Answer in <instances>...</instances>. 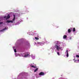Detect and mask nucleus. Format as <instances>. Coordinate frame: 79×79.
I'll use <instances>...</instances> for the list:
<instances>
[{
    "label": "nucleus",
    "instance_id": "obj_5",
    "mask_svg": "<svg viewBox=\"0 0 79 79\" xmlns=\"http://www.w3.org/2000/svg\"><path fill=\"white\" fill-rule=\"evenodd\" d=\"M6 27H5V28H4V29L2 30H0V32H3V31H4V30H6Z\"/></svg>",
    "mask_w": 79,
    "mask_h": 79
},
{
    "label": "nucleus",
    "instance_id": "obj_6",
    "mask_svg": "<svg viewBox=\"0 0 79 79\" xmlns=\"http://www.w3.org/2000/svg\"><path fill=\"white\" fill-rule=\"evenodd\" d=\"M31 67V68H37V67L32 66V65H30Z\"/></svg>",
    "mask_w": 79,
    "mask_h": 79
},
{
    "label": "nucleus",
    "instance_id": "obj_7",
    "mask_svg": "<svg viewBox=\"0 0 79 79\" xmlns=\"http://www.w3.org/2000/svg\"><path fill=\"white\" fill-rule=\"evenodd\" d=\"M28 56H29V54H25L24 56V57H27Z\"/></svg>",
    "mask_w": 79,
    "mask_h": 79
},
{
    "label": "nucleus",
    "instance_id": "obj_10",
    "mask_svg": "<svg viewBox=\"0 0 79 79\" xmlns=\"http://www.w3.org/2000/svg\"><path fill=\"white\" fill-rule=\"evenodd\" d=\"M71 32V29H69L68 30V32H69V33H70V32Z\"/></svg>",
    "mask_w": 79,
    "mask_h": 79
},
{
    "label": "nucleus",
    "instance_id": "obj_18",
    "mask_svg": "<svg viewBox=\"0 0 79 79\" xmlns=\"http://www.w3.org/2000/svg\"><path fill=\"white\" fill-rule=\"evenodd\" d=\"M57 55H60V53L58 52H57Z\"/></svg>",
    "mask_w": 79,
    "mask_h": 79
},
{
    "label": "nucleus",
    "instance_id": "obj_4",
    "mask_svg": "<svg viewBox=\"0 0 79 79\" xmlns=\"http://www.w3.org/2000/svg\"><path fill=\"white\" fill-rule=\"evenodd\" d=\"M10 18V16L9 15H8V16L7 17L6 19H9Z\"/></svg>",
    "mask_w": 79,
    "mask_h": 79
},
{
    "label": "nucleus",
    "instance_id": "obj_2",
    "mask_svg": "<svg viewBox=\"0 0 79 79\" xmlns=\"http://www.w3.org/2000/svg\"><path fill=\"white\" fill-rule=\"evenodd\" d=\"M39 75L40 76H44V75H45V73L44 72H41L39 73Z\"/></svg>",
    "mask_w": 79,
    "mask_h": 79
},
{
    "label": "nucleus",
    "instance_id": "obj_16",
    "mask_svg": "<svg viewBox=\"0 0 79 79\" xmlns=\"http://www.w3.org/2000/svg\"><path fill=\"white\" fill-rule=\"evenodd\" d=\"M77 61V60H75L74 61L75 63H77V62L76 61Z\"/></svg>",
    "mask_w": 79,
    "mask_h": 79
},
{
    "label": "nucleus",
    "instance_id": "obj_17",
    "mask_svg": "<svg viewBox=\"0 0 79 79\" xmlns=\"http://www.w3.org/2000/svg\"><path fill=\"white\" fill-rule=\"evenodd\" d=\"M14 52H16V49H14Z\"/></svg>",
    "mask_w": 79,
    "mask_h": 79
},
{
    "label": "nucleus",
    "instance_id": "obj_12",
    "mask_svg": "<svg viewBox=\"0 0 79 79\" xmlns=\"http://www.w3.org/2000/svg\"><path fill=\"white\" fill-rule=\"evenodd\" d=\"M73 32H75L76 31V29H75V28H74L73 30Z\"/></svg>",
    "mask_w": 79,
    "mask_h": 79
},
{
    "label": "nucleus",
    "instance_id": "obj_21",
    "mask_svg": "<svg viewBox=\"0 0 79 79\" xmlns=\"http://www.w3.org/2000/svg\"><path fill=\"white\" fill-rule=\"evenodd\" d=\"M38 44H41V43H38Z\"/></svg>",
    "mask_w": 79,
    "mask_h": 79
},
{
    "label": "nucleus",
    "instance_id": "obj_20",
    "mask_svg": "<svg viewBox=\"0 0 79 79\" xmlns=\"http://www.w3.org/2000/svg\"><path fill=\"white\" fill-rule=\"evenodd\" d=\"M4 18H7V17H6V16H5L4 17Z\"/></svg>",
    "mask_w": 79,
    "mask_h": 79
},
{
    "label": "nucleus",
    "instance_id": "obj_3",
    "mask_svg": "<svg viewBox=\"0 0 79 79\" xmlns=\"http://www.w3.org/2000/svg\"><path fill=\"white\" fill-rule=\"evenodd\" d=\"M7 23H13V22L12 20H7L6 22Z\"/></svg>",
    "mask_w": 79,
    "mask_h": 79
},
{
    "label": "nucleus",
    "instance_id": "obj_14",
    "mask_svg": "<svg viewBox=\"0 0 79 79\" xmlns=\"http://www.w3.org/2000/svg\"><path fill=\"white\" fill-rule=\"evenodd\" d=\"M35 39H36V40H39V38L37 37H35Z\"/></svg>",
    "mask_w": 79,
    "mask_h": 79
},
{
    "label": "nucleus",
    "instance_id": "obj_11",
    "mask_svg": "<svg viewBox=\"0 0 79 79\" xmlns=\"http://www.w3.org/2000/svg\"><path fill=\"white\" fill-rule=\"evenodd\" d=\"M38 68H36L34 71V72H36L37 70H38Z\"/></svg>",
    "mask_w": 79,
    "mask_h": 79
},
{
    "label": "nucleus",
    "instance_id": "obj_13",
    "mask_svg": "<svg viewBox=\"0 0 79 79\" xmlns=\"http://www.w3.org/2000/svg\"><path fill=\"white\" fill-rule=\"evenodd\" d=\"M67 56L68 57L69 56V55H68V52H67Z\"/></svg>",
    "mask_w": 79,
    "mask_h": 79
},
{
    "label": "nucleus",
    "instance_id": "obj_23",
    "mask_svg": "<svg viewBox=\"0 0 79 79\" xmlns=\"http://www.w3.org/2000/svg\"><path fill=\"white\" fill-rule=\"evenodd\" d=\"M68 52V50H67L66 51L67 53Z\"/></svg>",
    "mask_w": 79,
    "mask_h": 79
},
{
    "label": "nucleus",
    "instance_id": "obj_9",
    "mask_svg": "<svg viewBox=\"0 0 79 79\" xmlns=\"http://www.w3.org/2000/svg\"><path fill=\"white\" fill-rule=\"evenodd\" d=\"M15 15H14V19H13L12 20L13 21H15Z\"/></svg>",
    "mask_w": 79,
    "mask_h": 79
},
{
    "label": "nucleus",
    "instance_id": "obj_1",
    "mask_svg": "<svg viewBox=\"0 0 79 79\" xmlns=\"http://www.w3.org/2000/svg\"><path fill=\"white\" fill-rule=\"evenodd\" d=\"M60 47V45H55V48H56L57 50H59V49H61V48Z\"/></svg>",
    "mask_w": 79,
    "mask_h": 79
},
{
    "label": "nucleus",
    "instance_id": "obj_15",
    "mask_svg": "<svg viewBox=\"0 0 79 79\" xmlns=\"http://www.w3.org/2000/svg\"><path fill=\"white\" fill-rule=\"evenodd\" d=\"M76 57H77V58H79V55H77L76 56Z\"/></svg>",
    "mask_w": 79,
    "mask_h": 79
},
{
    "label": "nucleus",
    "instance_id": "obj_8",
    "mask_svg": "<svg viewBox=\"0 0 79 79\" xmlns=\"http://www.w3.org/2000/svg\"><path fill=\"white\" fill-rule=\"evenodd\" d=\"M67 38V36L66 35H64L63 36V39H66Z\"/></svg>",
    "mask_w": 79,
    "mask_h": 79
},
{
    "label": "nucleus",
    "instance_id": "obj_24",
    "mask_svg": "<svg viewBox=\"0 0 79 79\" xmlns=\"http://www.w3.org/2000/svg\"><path fill=\"white\" fill-rule=\"evenodd\" d=\"M70 29H72V28H71Z\"/></svg>",
    "mask_w": 79,
    "mask_h": 79
},
{
    "label": "nucleus",
    "instance_id": "obj_19",
    "mask_svg": "<svg viewBox=\"0 0 79 79\" xmlns=\"http://www.w3.org/2000/svg\"><path fill=\"white\" fill-rule=\"evenodd\" d=\"M3 24V22H0V24Z\"/></svg>",
    "mask_w": 79,
    "mask_h": 79
},
{
    "label": "nucleus",
    "instance_id": "obj_22",
    "mask_svg": "<svg viewBox=\"0 0 79 79\" xmlns=\"http://www.w3.org/2000/svg\"><path fill=\"white\" fill-rule=\"evenodd\" d=\"M72 39V38H71V37H70L69 39Z\"/></svg>",
    "mask_w": 79,
    "mask_h": 79
}]
</instances>
